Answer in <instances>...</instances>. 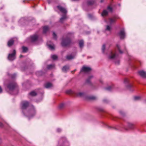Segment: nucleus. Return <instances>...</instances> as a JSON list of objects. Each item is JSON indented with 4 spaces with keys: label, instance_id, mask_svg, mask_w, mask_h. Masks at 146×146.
Returning <instances> with one entry per match:
<instances>
[{
    "label": "nucleus",
    "instance_id": "47",
    "mask_svg": "<svg viewBox=\"0 0 146 146\" xmlns=\"http://www.w3.org/2000/svg\"><path fill=\"white\" fill-rule=\"evenodd\" d=\"M64 139V140H66V139H65V138H64V139Z\"/></svg>",
    "mask_w": 146,
    "mask_h": 146
},
{
    "label": "nucleus",
    "instance_id": "45",
    "mask_svg": "<svg viewBox=\"0 0 146 146\" xmlns=\"http://www.w3.org/2000/svg\"><path fill=\"white\" fill-rule=\"evenodd\" d=\"M23 56L21 55L20 56V58L22 57Z\"/></svg>",
    "mask_w": 146,
    "mask_h": 146
},
{
    "label": "nucleus",
    "instance_id": "18",
    "mask_svg": "<svg viewBox=\"0 0 146 146\" xmlns=\"http://www.w3.org/2000/svg\"><path fill=\"white\" fill-rule=\"evenodd\" d=\"M52 86V84L49 82L46 83L45 85V87L46 88H50Z\"/></svg>",
    "mask_w": 146,
    "mask_h": 146
},
{
    "label": "nucleus",
    "instance_id": "22",
    "mask_svg": "<svg viewBox=\"0 0 146 146\" xmlns=\"http://www.w3.org/2000/svg\"><path fill=\"white\" fill-rule=\"evenodd\" d=\"M79 45L80 47V48L83 47L84 46V41L82 40H81L79 42Z\"/></svg>",
    "mask_w": 146,
    "mask_h": 146
},
{
    "label": "nucleus",
    "instance_id": "31",
    "mask_svg": "<svg viewBox=\"0 0 146 146\" xmlns=\"http://www.w3.org/2000/svg\"><path fill=\"white\" fill-rule=\"evenodd\" d=\"M51 58L53 60H56L57 58V56L56 55H53L51 56Z\"/></svg>",
    "mask_w": 146,
    "mask_h": 146
},
{
    "label": "nucleus",
    "instance_id": "10",
    "mask_svg": "<svg viewBox=\"0 0 146 146\" xmlns=\"http://www.w3.org/2000/svg\"><path fill=\"white\" fill-rule=\"evenodd\" d=\"M57 8L62 13L65 14L67 11L65 8L60 6H57Z\"/></svg>",
    "mask_w": 146,
    "mask_h": 146
},
{
    "label": "nucleus",
    "instance_id": "30",
    "mask_svg": "<svg viewBox=\"0 0 146 146\" xmlns=\"http://www.w3.org/2000/svg\"><path fill=\"white\" fill-rule=\"evenodd\" d=\"M134 125L131 123H129L128 124V127L130 129H133L134 127Z\"/></svg>",
    "mask_w": 146,
    "mask_h": 146
},
{
    "label": "nucleus",
    "instance_id": "44",
    "mask_svg": "<svg viewBox=\"0 0 146 146\" xmlns=\"http://www.w3.org/2000/svg\"><path fill=\"white\" fill-rule=\"evenodd\" d=\"M99 81L100 82H101V83H102V80H100Z\"/></svg>",
    "mask_w": 146,
    "mask_h": 146
},
{
    "label": "nucleus",
    "instance_id": "38",
    "mask_svg": "<svg viewBox=\"0 0 146 146\" xmlns=\"http://www.w3.org/2000/svg\"><path fill=\"white\" fill-rule=\"evenodd\" d=\"M112 88V87L111 86H109V87L107 88H106V90H111V89Z\"/></svg>",
    "mask_w": 146,
    "mask_h": 146
},
{
    "label": "nucleus",
    "instance_id": "20",
    "mask_svg": "<svg viewBox=\"0 0 146 146\" xmlns=\"http://www.w3.org/2000/svg\"><path fill=\"white\" fill-rule=\"evenodd\" d=\"M69 69V67L68 66H64L62 70V71L64 72H66L67 70H68Z\"/></svg>",
    "mask_w": 146,
    "mask_h": 146
},
{
    "label": "nucleus",
    "instance_id": "50",
    "mask_svg": "<svg viewBox=\"0 0 146 146\" xmlns=\"http://www.w3.org/2000/svg\"><path fill=\"white\" fill-rule=\"evenodd\" d=\"M66 143H67V144H68V142H66Z\"/></svg>",
    "mask_w": 146,
    "mask_h": 146
},
{
    "label": "nucleus",
    "instance_id": "15",
    "mask_svg": "<svg viewBox=\"0 0 146 146\" xmlns=\"http://www.w3.org/2000/svg\"><path fill=\"white\" fill-rule=\"evenodd\" d=\"M29 113L31 114L29 116H33L35 114L36 112L35 109L34 108H33V109L30 111Z\"/></svg>",
    "mask_w": 146,
    "mask_h": 146
},
{
    "label": "nucleus",
    "instance_id": "24",
    "mask_svg": "<svg viewBox=\"0 0 146 146\" xmlns=\"http://www.w3.org/2000/svg\"><path fill=\"white\" fill-rule=\"evenodd\" d=\"M29 94L32 96H35L36 95V93L35 91H32L29 93Z\"/></svg>",
    "mask_w": 146,
    "mask_h": 146
},
{
    "label": "nucleus",
    "instance_id": "35",
    "mask_svg": "<svg viewBox=\"0 0 146 146\" xmlns=\"http://www.w3.org/2000/svg\"><path fill=\"white\" fill-rule=\"evenodd\" d=\"M53 38H54L55 39H56V38H57L56 35V34L54 32L53 33Z\"/></svg>",
    "mask_w": 146,
    "mask_h": 146
},
{
    "label": "nucleus",
    "instance_id": "12",
    "mask_svg": "<svg viewBox=\"0 0 146 146\" xmlns=\"http://www.w3.org/2000/svg\"><path fill=\"white\" fill-rule=\"evenodd\" d=\"M22 108L23 109H26L29 106V103L27 101H23L22 102Z\"/></svg>",
    "mask_w": 146,
    "mask_h": 146
},
{
    "label": "nucleus",
    "instance_id": "42",
    "mask_svg": "<svg viewBox=\"0 0 146 146\" xmlns=\"http://www.w3.org/2000/svg\"><path fill=\"white\" fill-rule=\"evenodd\" d=\"M3 126V124L2 123L0 122V127H2Z\"/></svg>",
    "mask_w": 146,
    "mask_h": 146
},
{
    "label": "nucleus",
    "instance_id": "16",
    "mask_svg": "<svg viewBox=\"0 0 146 146\" xmlns=\"http://www.w3.org/2000/svg\"><path fill=\"white\" fill-rule=\"evenodd\" d=\"M49 29V27L48 26H45L43 27V32L44 33H46Z\"/></svg>",
    "mask_w": 146,
    "mask_h": 146
},
{
    "label": "nucleus",
    "instance_id": "4",
    "mask_svg": "<svg viewBox=\"0 0 146 146\" xmlns=\"http://www.w3.org/2000/svg\"><path fill=\"white\" fill-rule=\"evenodd\" d=\"M16 84L15 82L9 83L7 86V87L10 90H12L16 87Z\"/></svg>",
    "mask_w": 146,
    "mask_h": 146
},
{
    "label": "nucleus",
    "instance_id": "1",
    "mask_svg": "<svg viewBox=\"0 0 146 146\" xmlns=\"http://www.w3.org/2000/svg\"><path fill=\"white\" fill-rule=\"evenodd\" d=\"M67 94H74L75 96L79 97H82L84 96V93L82 92H76L71 90H69L66 91Z\"/></svg>",
    "mask_w": 146,
    "mask_h": 146
},
{
    "label": "nucleus",
    "instance_id": "14",
    "mask_svg": "<svg viewBox=\"0 0 146 146\" xmlns=\"http://www.w3.org/2000/svg\"><path fill=\"white\" fill-rule=\"evenodd\" d=\"M14 41L13 39H11L8 42V45L9 46H10L13 45L14 43Z\"/></svg>",
    "mask_w": 146,
    "mask_h": 146
},
{
    "label": "nucleus",
    "instance_id": "41",
    "mask_svg": "<svg viewBox=\"0 0 146 146\" xmlns=\"http://www.w3.org/2000/svg\"><path fill=\"white\" fill-rule=\"evenodd\" d=\"M2 92V89L1 87L0 86V93H1Z\"/></svg>",
    "mask_w": 146,
    "mask_h": 146
},
{
    "label": "nucleus",
    "instance_id": "40",
    "mask_svg": "<svg viewBox=\"0 0 146 146\" xmlns=\"http://www.w3.org/2000/svg\"><path fill=\"white\" fill-rule=\"evenodd\" d=\"M57 131L58 132H60L61 131V130L60 129L58 128L57 129Z\"/></svg>",
    "mask_w": 146,
    "mask_h": 146
},
{
    "label": "nucleus",
    "instance_id": "32",
    "mask_svg": "<svg viewBox=\"0 0 146 146\" xmlns=\"http://www.w3.org/2000/svg\"><path fill=\"white\" fill-rule=\"evenodd\" d=\"M134 100H139L141 99V97L139 96H135L134 98Z\"/></svg>",
    "mask_w": 146,
    "mask_h": 146
},
{
    "label": "nucleus",
    "instance_id": "34",
    "mask_svg": "<svg viewBox=\"0 0 146 146\" xmlns=\"http://www.w3.org/2000/svg\"><path fill=\"white\" fill-rule=\"evenodd\" d=\"M105 49V44H103L102 47V50L103 53H104V50Z\"/></svg>",
    "mask_w": 146,
    "mask_h": 146
},
{
    "label": "nucleus",
    "instance_id": "9",
    "mask_svg": "<svg viewBox=\"0 0 146 146\" xmlns=\"http://www.w3.org/2000/svg\"><path fill=\"white\" fill-rule=\"evenodd\" d=\"M119 19V17L118 16H115L112 18H110L109 19V22L110 24L113 23L116 21L117 19Z\"/></svg>",
    "mask_w": 146,
    "mask_h": 146
},
{
    "label": "nucleus",
    "instance_id": "49",
    "mask_svg": "<svg viewBox=\"0 0 146 146\" xmlns=\"http://www.w3.org/2000/svg\"><path fill=\"white\" fill-rule=\"evenodd\" d=\"M48 3H50V2L49 1V0H48Z\"/></svg>",
    "mask_w": 146,
    "mask_h": 146
},
{
    "label": "nucleus",
    "instance_id": "43",
    "mask_svg": "<svg viewBox=\"0 0 146 146\" xmlns=\"http://www.w3.org/2000/svg\"><path fill=\"white\" fill-rule=\"evenodd\" d=\"M115 63L116 64H119V61H118L117 62H115Z\"/></svg>",
    "mask_w": 146,
    "mask_h": 146
},
{
    "label": "nucleus",
    "instance_id": "6",
    "mask_svg": "<svg viewBox=\"0 0 146 146\" xmlns=\"http://www.w3.org/2000/svg\"><path fill=\"white\" fill-rule=\"evenodd\" d=\"M38 38V36L36 34H35L31 36L30 39L31 42H33L37 40Z\"/></svg>",
    "mask_w": 146,
    "mask_h": 146
},
{
    "label": "nucleus",
    "instance_id": "28",
    "mask_svg": "<svg viewBox=\"0 0 146 146\" xmlns=\"http://www.w3.org/2000/svg\"><path fill=\"white\" fill-rule=\"evenodd\" d=\"M107 10L109 12H112L113 11V9L112 8L110 7V6H108L107 8Z\"/></svg>",
    "mask_w": 146,
    "mask_h": 146
},
{
    "label": "nucleus",
    "instance_id": "33",
    "mask_svg": "<svg viewBox=\"0 0 146 146\" xmlns=\"http://www.w3.org/2000/svg\"><path fill=\"white\" fill-rule=\"evenodd\" d=\"M94 2L93 1H89L88 2V5H91L94 4Z\"/></svg>",
    "mask_w": 146,
    "mask_h": 146
},
{
    "label": "nucleus",
    "instance_id": "37",
    "mask_svg": "<svg viewBox=\"0 0 146 146\" xmlns=\"http://www.w3.org/2000/svg\"><path fill=\"white\" fill-rule=\"evenodd\" d=\"M111 29V27L108 25L107 26L106 30L108 31H110Z\"/></svg>",
    "mask_w": 146,
    "mask_h": 146
},
{
    "label": "nucleus",
    "instance_id": "52",
    "mask_svg": "<svg viewBox=\"0 0 146 146\" xmlns=\"http://www.w3.org/2000/svg\"><path fill=\"white\" fill-rule=\"evenodd\" d=\"M1 141V139H0V141Z\"/></svg>",
    "mask_w": 146,
    "mask_h": 146
},
{
    "label": "nucleus",
    "instance_id": "21",
    "mask_svg": "<svg viewBox=\"0 0 146 146\" xmlns=\"http://www.w3.org/2000/svg\"><path fill=\"white\" fill-rule=\"evenodd\" d=\"M93 76H89L88 78L86 80V82L88 83H90V80L92 78Z\"/></svg>",
    "mask_w": 146,
    "mask_h": 146
},
{
    "label": "nucleus",
    "instance_id": "11",
    "mask_svg": "<svg viewBox=\"0 0 146 146\" xmlns=\"http://www.w3.org/2000/svg\"><path fill=\"white\" fill-rule=\"evenodd\" d=\"M76 55L75 53H72L71 54L67 55L66 57V58L67 60H71L74 58Z\"/></svg>",
    "mask_w": 146,
    "mask_h": 146
},
{
    "label": "nucleus",
    "instance_id": "46",
    "mask_svg": "<svg viewBox=\"0 0 146 146\" xmlns=\"http://www.w3.org/2000/svg\"><path fill=\"white\" fill-rule=\"evenodd\" d=\"M104 0H101V2H102L104 1Z\"/></svg>",
    "mask_w": 146,
    "mask_h": 146
},
{
    "label": "nucleus",
    "instance_id": "5",
    "mask_svg": "<svg viewBox=\"0 0 146 146\" xmlns=\"http://www.w3.org/2000/svg\"><path fill=\"white\" fill-rule=\"evenodd\" d=\"M117 55L116 53L115 50L111 51L109 56V58L110 59H113L116 58Z\"/></svg>",
    "mask_w": 146,
    "mask_h": 146
},
{
    "label": "nucleus",
    "instance_id": "39",
    "mask_svg": "<svg viewBox=\"0 0 146 146\" xmlns=\"http://www.w3.org/2000/svg\"><path fill=\"white\" fill-rule=\"evenodd\" d=\"M124 82L125 83H128L129 82L127 78H125L124 79Z\"/></svg>",
    "mask_w": 146,
    "mask_h": 146
},
{
    "label": "nucleus",
    "instance_id": "48",
    "mask_svg": "<svg viewBox=\"0 0 146 146\" xmlns=\"http://www.w3.org/2000/svg\"><path fill=\"white\" fill-rule=\"evenodd\" d=\"M76 70L75 69V70H74L73 71V72H74L75 71H76Z\"/></svg>",
    "mask_w": 146,
    "mask_h": 146
},
{
    "label": "nucleus",
    "instance_id": "51",
    "mask_svg": "<svg viewBox=\"0 0 146 146\" xmlns=\"http://www.w3.org/2000/svg\"><path fill=\"white\" fill-rule=\"evenodd\" d=\"M145 102H146V100H145Z\"/></svg>",
    "mask_w": 146,
    "mask_h": 146
},
{
    "label": "nucleus",
    "instance_id": "27",
    "mask_svg": "<svg viewBox=\"0 0 146 146\" xmlns=\"http://www.w3.org/2000/svg\"><path fill=\"white\" fill-rule=\"evenodd\" d=\"M65 107V104L63 103H61L59 106V108L62 109L63 108Z\"/></svg>",
    "mask_w": 146,
    "mask_h": 146
},
{
    "label": "nucleus",
    "instance_id": "17",
    "mask_svg": "<svg viewBox=\"0 0 146 146\" xmlns=\"http://www.w3.org/2000/svg\"><path fill=\"white\" fill-rule=\"evenodd\" d=\"M67 18V17L66 15H63L62 17L60 18V22L61 23H63L64 21Z\"/></svg>",
    "mask_w": 146,
    "mask_h": 146
},
{
    "label": "nucleus",
    "instance_id": "13",
    "mask_svg": "<svg viewBox=\"0 0 146 146\" xmlns=\"http://www.w3.org/2000/svg\"><path fill=\"white\" fill-rule=\"evenodd\" d=\"M139 74L143 78H146V73L145 71L141 70L138 72Z\"/></svg>",
    "mask_w": 146,
    "mask_h": 146
},
{
    "label": "nucleus",
    "instance_id": "25",
    "mask_svg": "<svg viewBox=\"0 0 146 146\" xmlns=\"http://www.w3.org/2000/svg\"><path fill=\"white\" fill-rule=\"evenodd\" d=\"M54 64H50L48 66L47 68L48 69H50L54 68Z\"/></svg>",
    "mask_w": 146,
    "mask_h": 146
},
{
    "label": "nucleus",
    "instance_id": "19",
    "mask_svg": "<svg viewBox=\"0 0 146 146\" xmlns=\"http://www.w3.org/2000/svg\"><path fill=\"white\" fill-rule=\"evenodd\" d=\"M108 14V12L107 10H105L103 11L101 15L102 16L104 17L107 15Z\"/></svg>",
    "mask_w": 146,
    "mask_h": 146
},
{
    "label": "nucleus",
    "instance_id": "26",
    "mask_svg": "<svg viewBox=\"0 0 146 146\" xmlns=\"http://www.w3.org/2000/svg\"><path fill=\"white\" fill-rule=\"evenodd\" d=\"M23 49V52H26L28 50V48L27 47L23 46L22 47Z\"/></svg>",
    "mask_w": 146,
    "mask_h": 146
},
{
    "label": "nucleus",
    "instance_id": "36",
    "mask_svg": "<svg viewBox=\"0 0 146 146\" xmlns=\"http://www.w3.org/2000/svg\"><path fill=\"white\" fill-rule=\"evenodd\" d=\"M89 99L91 100H95L96 99V97L94 96H91L89 97Z\"/></svg>",
    "mask_w": 146,
    "mask_h": 146
},
{
    "label": "nucleus",
    "instance_id": "3",
    "mask_svg": "<svg viewBox=\"0 0 146 146\" xmlns=\"http://www.w3.org/2000/svg\"><path fill=\"white\" fill-rule=\"evenodd\" d=\"M16 53V51L14 50L13 51V53H12L9 54L8 57V59L11 61L14 60L15 58V56Z\"/></svg>",
    "mask_w": 146,
    "mask_h": 146
},
{
    "label": "nucleus",
    "instance_id": "2",
    "mask_svg": "<svg viewBox=\"0 0 146 146\" xmlns=\"http://www.w3.org/2000/svg\"><path fill=\"white\" fill-rule=\"evenodd\" d=\"M72 42L70 38L68 37H66L65 38L62 39L61 44L64 46H67L70 45Z\"/></svg>",
    "mask_w": 146,
    "mask_h": 146
},
{
    "label": "nucleus",
    "instance_id": "29",
    "mask_svg": "<svg viewBox=\"0 0 146 146\" xmlns=\"http://www.w3.org/2000/svg\"><path fill=\"white\" fill-rule=\"evenodd\" d=\"M48 46L49 48L51 50H53L54 49V45H48Z\"/></svg>",
    "mask_w": 146,
    "mask_h": 146
},
{
    "label": "nucleus",
    "instance_id": "7",
    "mask_svg": "<svg viewBox=\"0 0 146 146\" xmlns=\"http://www.w3.org/2000/svg\"><path fill=\"white\" fill-rule=\"evenodd\" d=\"M121 39H123L125 36V33L124 29H121L119 33Z\"/></svg>",
    "mask_w": 146,
    "mask_h": 146
},
{
    "label": "nucleus",
    "instance_id": "8",
    "mask_svg": "<svg viewBox=\"0 0 146 146\" xmlns=\"http://www.w3.org/2000/svg\"><path fill=\"white\" fill-rule=\"evenodd\" d=\"M91 70V68L90 67L86 66H83L82 68L81 72H89Z\"/></svg>",
    "mask_w": 146,
    "mask_h": 146
},
{
    "label": "nucleus",
    "instance_id": "23",
    "mask_svg": "<svg viewBox=\"0 0 146 146\" xmlns=\"http://www.w3.org/2000/svg\"><path fill=\"white\" fill-rule=\"evenodd\" d=\"M116 47L119 52L121 54L123 52L121 51L120 49V46L119 44H117L116 45Z\"/></svg>",
    "mask_w": 146,
    "mask_h": 146
}]
</instances>
